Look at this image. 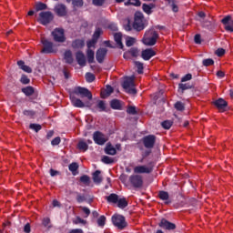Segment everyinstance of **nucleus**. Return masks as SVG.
Here are the masks:
<instances>
[{"label": "nucleus", "instance_id": "nucleus-1", "mask_svg": "<svg viewBox=\"0 0 233 233\" xmlns=\"http://www.w3.org/2000/svg\"><path fill=\"white\" fill-rule=\"evenodd\" d=\"M157 39H159V34L154 29H149L146 31L142 43H144L146 46H154V45L157 43Z\"/></svg>", "mask_w": 233, "mask_h": 233}, {"label": "nucleus", "instance_id": "nucleus-2", "mask_svg": "<svg viewBox=\"0 0 233 233\" xmlns=\"http://www.w3.org/2000/svg\"><path fill=\"white\" fill-rule=\"evenodd\" d=\"M133 28L137 32L145 30V15L142 12L137 11L134 15Z\"/></svg>", "mask_w": 233, "mask_h": 233}, {"label": "nucleus", "instance_id": "nucleus-3", "mask_svg": "<svg viewBox=\"0 0 233 233\" xmlns=\"http://www.w3.org/2000/svg\"><path fill=\"white\" fill-rule=\"evenodd\" d=\"M36 21L39 23V25L46 26L47 25H50L52 21H54V14L50 11H42L39 13Z\"/></svg>", "mask_w": 233, "mask_h": 233}, {"label": "nucleus", "instance_id": "nucleus-4", "mask_svg": "<svg viewBox=\"0 0 233 233\" xmlns=\"http://www.w3.org/2000/svg\"><path fill=\"white\" fill-rule=\"evenodd\" d=\"M134 76H127L122 84L123 88L127 94H131L135 96L137 94V90L136 89V84H134Z\"/></svg>", "mask_w": 233, "mask_h": 233}, {"label": "nucleus", "instance_id": "nucleus-5", "mask_svg": "<svg viewBox=\"0 0 233 233\" xmlns=\"http://www.w3.org/2000/svg\"><path fill=\"white\" fill-rule=\"evenodd\" d=\"M51 35L55 43H65L66 36L65 35V29L56 27L51 32Z\"/></svg>", "mask_w": 233, "mask_h": 233}, {"label": "nucleus", "instance_id": "nucleus-6", "mask_svg": "<svg viewBox=\"0 0 233 233\" xmlns=\"http://www.w3.org/2000/svg\"><path fill=\"white\" fill-rule=\"evenodd\" d=\"M43 48L41 49V54H54L56 52V47L54 42L49 41L48 39L43 37L41 39Z\"/></svg>", "mask_w": 233, "mask_h": 233}, {"label": "nucleus", "instance_id": "nucleus-7", "mask_svg": "<svg viewBox=\"0 0 233 233\" xmlns=\"http://www.w3.org/2000/svg\"><path fill=\"white\" fill-rule=\"evenodd\" d=\"M111 221L115 227H117L119 230H123V228H127V220L125 217L122 215H113Z\"/></svg>", "mask_w": 233, "mask_h": 233}, {"label": "nucleus", "instance_id": "nucleus-8", "mask_svg": "<svg viewBox=\"0 0 233 233\" xmlns=\"http://www.w3.org/2000/svg\"><path fill=\"white\" fill-rule=\"evenodd\" d=\"M128 181L133 188H143V176L133 174L129 177Z\"/></svg>", "mask_w": 233, "mask_h": 233}, {"label": "nucleus", "instance_id": "nucleus-9", "mask_svg": "<svg viewBox=\"0 0 233 233\" xmlns=\"http://www.w3.org/2000/svg\"><path fill=\"white\" fill-rule=\"evenodd\" d=\"M141 56V50L137 48V46L130 47L127 49L123 57L124 59H137Z\"/></svg>", "mask_w": 233, "mask_h": 233}, {"label": "nucleus", "instance_id": "nucleus-10", "mask_svg": "<svg viewBox=\"0 0 233 233\" xmlns=\"http://www.w3.org/2000/svg\"><path fill=\"white\" fill-rule=\"evenodd\" d=\"M73 93L80 97H87L89 101H92V92L86 87L76 86L74 88Z\"/></svg>", "mask_w": 233, "mask_h": 233}, {"label": "nucleus", "instance_id": "nucleus-11", "mask_svg": "<svg viewBox=\"0 0 233 233\" xmlns=\"http://www.w3.org/2000/svg\"><path fill=\"white\" fill-rule=\"evenodd\" d=\"M145 148H152L156 145V135H147L142 138Z\"/></svg>", "mask_w": 233, "mask_h": 233}, {"label": "nucleus", "instance_id": "nucleus-12", "mask_svg": "<svg viewBox=\"0 0 233 233\" xmlns=\"http://www.w3.org/2000/svg\"><path fill=\"white\" fill-rule=\"evenodd\" d=\"M54 12L58 17H65L68 14V11L66 10V5H65L64 4H58L55 5Z\"/></svg>", "mask_w": 233, "mask_h": 233}, {"label": "nucleus", "instance_id": "nucleus-13", "mask_svg": "<svg viewBox=\"0 0 233 233\" xmlns=\"http://www.w3.org/2000/svg\"><path fill=\"white\" fill-rule=\"evenodd\" d=\"M222 25H224V28L226 32H233V20L232 16L227 15L221 20Z\"/></svg>", "mask_w": 233, "mask_h": 233}, {"label": "nucleus", "instance_id": "nucleus-14", "mask_svg": "<svg viewBox=\"0 0 233 233\" xmlns=\"http://www.w3.org/2000/svg\"><path fill=\"white\" fill-rule=\"evenodd\" d=\"M158 227H160V228H164V230H176V224L167 220L166 218H162L160 220Z\"/></svg>", "mask_w": 233, "mask_h": 233}, {"label": "nucleus", "instance_id": "nucleus-15", "mask_svg": "<svg viewBox=\"0 0 233 233\" xmlns=\"http://www.w3.org/2000/svg\"><path fill=\"white\" fill-rule=\"evenodd\" d=\"M93 140L96 143V145L103 146L105 143H106V140L105 139V135L101 133V131H96L93 134Z\"/></svg>", "mask_w": 233, "mask_h": 233}, {"label": "nucleus", "instance_id": "nucleus-16", "mask_svg": "<svg viewBox=\"0 0 233 233\" xmlns=\"http://www.w3.org/2000/svg\"><path fill=\"white\" fill-rule=\"evenodd\" d=\"M153 170H154L153 167H148L147 166H137L134 167V173L136 175L151 174V172H153Z\"/></svg>", "mask_w": 233, "mask_h": 233}, {"label": "nucleus", "instance_id": "nucleus-17", "mask_svg": "<svg viewBox=\"0 0 233 233\" xmlns=\"http://www.w3.org/2000/svg\"><path fill=\"white\" fill-rule=\"evenodd\" d=\"M157 52L153 48H147L140 53L142 59H152L154 56H157Z\"/></svg>", "mask_w": 233, "mask_h": 233}, {"label": "nucleus", "instance_id": "nucleus-18", "mask_svg": "<svg viewBox=\"0 0 233 233\" xmlns=\"http://www.w3.org/2000/svg\"><path fill=\"white\" fill-rule=\"evenodd\" d=\"M215 106L218 108V110H220L221 112H225L227 110V107L228 106V103L223 99L218 98L214 102Z\"/></svg>", "mask_w": 233, "mask_h": 233}, {"label": "nucleus", "instance_id": "nucleus-19", "mask_svg": "<svg viewBox=\"0 0 233 233\" xmlns=\"http://www.w3.org/2000/svg\"><path fill=\"white\" fill-rule=\"evenodd\" d=\"M70 100L76 108H85V103L81 99L76 97L74 95H70Z\"/></svg>", "mask_w": 233, "mask_h": 233}, {"label": "nucleus", "instance_id": "nucleus-20", "mask_svg": "<svg viewBox=\"0 0 233 233\" xmlns=\"http://www.w3.org/2000/svg\"><path fill=\"white\" fill-rule=\"evenodd\" d=\"M71 46L75 50H81L85 48V39H75L72 42Z\"/></svg>", "mask_w": 233, "mask_h": 233}, {"label": "nucleus", "instance_id": "nucleus-21", "mask_svg": "<svg viewBox=\"0 0 233 233\" xmlns=\"http://www.w3.org/2000/svg\"><path fill=\"white\" fill-rule=\"evenodd\" d=\"M110 106L113 110H123V102L119 99H112L110 101Z\"/></svg>", "mask_w": 233, "mask_h": 233}, {"label": "nucleus", "instance_id": "nucleus-22", "mask_svg": "<svg viewBox=\"0 0 233 233\" xmlns=\"http://www.w3.org/2000/svg\"><path fill=\"white\" fill-rule=\"evenodd\" d=\"M93 181L96 185H101L103 183V177L100 170H96L93 174Z\"/></svg>", "mask_w": 233, "mask_h": 233}, {"label": "nucleus", "instance_id": "nucleus-23", "mask_svg": "<svg viewBox=\"0 0 233 233\" xmlns=\"http://www.w3.org/2000/svg\"><path fill=\"white\" fill-rule=\"evenodd\" d=\"M108 49H106V47H100L96 51V59H105V57H106Z\"/></svg>", "mask_w": 233, "mask_h": 233}, {"label": "nucleus", "instance_id": "nucleus-24", "mask_svg": "<svg viewBox=\"0 0 233 233\" xmlns=\"http://www.w3.org/2000/svg\"><path fill=\"white\" fill-rule=\"evenodd\" d=\"M105 153L108 156H116L117 154V150L114 146H112V144L108 143L105 147Z\"/></svg>", "mask_w": 233, "mask_h": 233}, {"label": "nucleus", "instance_id": "nucleus-25", "mask_svg": "<svg viewBox=\"0 0 233 233\" xmlns=\"http://www.w3.org/2000/svg\"><path fill=\"white\" fill-rule=\"evenodd\" d=\"M202 26L210 32H213L214 28H216V24L213 21L205 20L202 22Z\"/></svg>", "mask_w": 233, "mask_h": 233}, {"label": "nucleus", "instance_id": "nucleus-26", "mask_svg": "<svg viewBox=\"0 0 233 233\" xmlns=\"http://www.w3.org/2000/svg\"><path fill=\"white\" fill-rule=\"evenodd\" d=\"M114 93V87L112 86H106V89L101 92V97L106 99V97H109Z\"/></svg>", "mask_w": 233, "mask_h": 233}, {"label": "nucleus", "instance_id": "nucleus-27", "mask_svg": "<svg viewBox=\"0 0 233 233\" xmlns=\"http://www.w3.org/2000/svg\"><path fill=\"white\" fill-rule=\"evenodd\" d=\"M153 8H156V5L155 4H149V5L148 4H143L142 5V10L147 15H150V14H152V9Z\"/></svg>", "mask_w": 233, "mask_h": 233}, {"label": "nucleus", "instance_id": "nucleus-28", "mask_svg": "<svg viewBox=\"0 0 233 233\" xmlns=\"http://www.w3.org/2000/svg\"><path fill=\"white\" fill-rule=\"evenodd\" d=\"M158 198L162 201H166L165 202L166 205H169V203H171V201L168 200L170 196L168 195V192H167V191H159L158 192Z\"/></svg>", "mask_w": 233, "mask_h": 233}, {"label": "nucleus", "instance_id": "nucleus-29", "mask_svg": "<svg viewBox=\"0 0 233 233\" xmlns=\"http://www.w3.org/2000/svg\"><path fill=\"white\" fill-rule=\"evenodd\" d=\"M17 65L21 70L24 72H26L27 74H32V67L25 65V61L20 60L17 62Z\"/></svg>", "mask_w": 233, "mask_h": 233}, {"label": "nucleus", "instance_id": "nucleus-30", "mask_svg": "<svg viewBox=\"0 0 233 233\" xmlns=\"http://www.w3.org/2000/svg\"><path fill=\"white\" fill-rule=\"evenodd\" d=\"M87 63L90 65V68L93 72H101V66L96 64V60L87 59Z\"/></svg>", "mask_w": 233, "mask_h": 233}, {"label": "nucleus", "instance_id": "nucleus-31", "mask_svg": "<svg viewBox=\"0 0 233 233\" xmlns=\"http://www.w3.org/2000/svg\"><path fill=\"white\" fill-rule=\"evenodd\" d=\"M48 5L43 2H36L35 5V12H43V10H47Z\"/></svg>", "mask_w": 233, "mask_h": 233}, {"label": "nucleus", "instance_id": "nucleus-32", "mask_svg": "<svg viewBox=\"0 0 233 233\" xmlns=\"http://www.w3.org/2000/svg\"><path fill=\"white\" fill-rule=\"evenodd\" d=\"M107 203H117L118 199H119V196H117V194L116 193H112L110 194L108 197H106Z\"/></svg>", "mask_w": 233, "mask_h": 233}, {"label": "nucleus", "instance_id": "nucleus-33", "mask_svg": "<svg viewBox=\"0 0 233 233\" xmlns=\"http://www.w3.org/2000/svg\"><path fill=\"white\" fill-rule=\"evenodd\" d=\"M115 41L116 45H118L119 48H123V35H121V33H116L114 35Z\"/></svg>", "mask_w": 233, "mask_h": 233}, {"label": "nucleus", "instance_id": "nucleus-34", "mask_svg": "<svg viewBox=\"0 0 233 233\" xmlns=\"http://www.w3.org/2000/svg\"><path fill=\"white\" fill-rule=\"evenodd\" d=\"M116 203L118 208H127L128 207V201H127V198H118Z\"/></svg>", "mask_w": 233, "mask_h": 233}, {"label": "nucleus", "instance_id": "nucleus-35", "mask_svg": "<svg viewBox=\"0 0 233 233\" xmlns=\"http://www.w3.org/2000/svg\"><path fill=\"white\" fill-rule=\"evenodd\" d=\"M135 68H137V74H143V70H145V66H143V63L139 61H134Z\"/></svg>", "mask_w": 233, "mask_h": 233}, {"label": "nucleus", "instance_id": "nucleus-36", "mask_svg": "<svg viewBox=\"0 0 233 233\" xmlns=\"http://www.w3.org/2000/svg\"><path fill=\"white\" fill-rule=\"evenodd\" d=\"M102 34H103V28L96 27V30H95V32L93 34V37L92 38L96 40V41H98L99 37H101Z\"/></svg>", "mask_w": 233, "mask_h": 233}, {"label": "nucleus", "instance_id": "nucleus-37", "mask_svg": "<svg viewBox=\"0 0 233 233\" xmlns=\"http://www.w3.org/2000/svg\"><path fill=\"white\" fill-rule=\"evenodd\" d=\"M191 88H194V86L190 85V84H183L180 83L178 84V89L181 90L182 94L183 92H185V90H190Z\"/></svg>", "mask_w": 233, "mask_h": 233}, {"label": "nucleus", "instance_id": "nucleus-38", "mask_svg": "<svg viewBox=\"0 0 233 233\" xmlns=\"http://www.w3.org/2000/svg\"><path fill=\"white\" fill-rule=\"evenodd\" d=\"M22 92H23V94H25V96H26L28 97L30 96H33L35 90L32 86H29L22 88Z\"/></svg>", "mask_w": 233, "mask_h": 233}, {"label": "nucleus", "instance_id": "nucleus-39", "mask_svg": "<svg viewBox=\"0 0 233 233\" xmlns=\"http://www.w3.org/2000/svg\"><path fill=\"white\" fill-rule=\"evenodd\" d=\"M96 108H98L99 112H106V104H105V101L103 100H98Z\"/></svg>", "mask_w": 233, "mask_h": 233}, {"label": "nucleus", "instance_id": "nucleus-40", "mask_svg": "<svg viewBox=\"0 0 233 233\" xmlns=\"http://www.w3.org/2000/svg\"><path fill=\"white\" fill-rule=\"evenodd\" d=\"M172 125H174V122H172V120H165L161 123V127L165 130H170V128H172Z\"/></svg>", "mask_w": 233, "mask_h": 233}, {"label": "nucleus", "instance_id": "nucleus-41", "mask_svg": "<svg viewBox=\"0 0 233 233\" xmlns=\"http://www.w3.org/2000/svg\"><path fill=\"white\" fill-rule=\"evenodd\" d=\"M78 150H83L84 152H86L88 150V144L83 140H80L77 144Z\"/></svg>", "mask_w": 233, "mask_h": 233}, {"label": "nucleus", "instance_id": "nucleus-42", "mask_svg": "<svg viewBox=\"0 0 233 233\" xmlns=\"http://www.w3.org/2000/svg\"><path fill=\"white\" fill-rule=\"evenodd\" d=\"M167 5L169 6H171V9H172L173 12H175V13L179 12V7L177 6V5H176L175 0H167Z\"/></svg>", "mask_w": 233, "mask_h": 233}, {"label": "nucleus", "instance_id": "nucleus-43", "mask_svg": "<svg viewBox=\"0 0 233 233\" xmlns=\"http://www.w3.org/2000/svg\"><path fill=\"white\" fill-rule=\"evenodd\" d=\"M24 116H25L26 117H29V119H34L35 117V111L34 110H24L23 111Z\"/></svg>", "mask_w": 233, "mask_h": 233}, {"label": "nucleus", "instance_id": "nucleus-44", "mask_svg": "<svg viewBox=\"0 0 233 233\" xmlns=\"http://www.w3.org/2000/svg\"><path fill=\"white\" fill-rule=\"evenodd\" d=\"M86 83H94L96 81V75L90 72L86 73Z\"/></svg>", "mask_w": 233, "mask_h": 233}, {"label": "nucleus", "instance_id": "nucleus-45", "mask_svg": "<svg viewBox=\"0 0 233 233\" xmlns=\"http://www.w3.org/2000/svg\"><path fill=\"white\" fill-rule=\"evenodd\" d=\"M70 172H72V174H74L75 172H77L78 168H79V164H77L76 162H73L69 165L68 167Z\"/></svg>", "mask_w": 233, "mask_h": 233}, {"label": "nucleus", "instance_id": "nucleus-46", "mask_svg": "<svg viewBox=\"0 0 233 233\" xmlns=\"http://www.w3.org/2000/svg\"><path fill=\"white\" fill-rule=\"evenodd\" d=\"M96 223L98 227H105V225L106 224V217H105V215L100 216Z\"/></svg>", "mask_w": 233, "mask_h": 233}, {"label": "nucleus", "instance_id": "nucleus-47", "mask_svg": "<svg viewBox=\"0 0 233 233\" xmlns=\"http://www.w3.org/2000/svg\"><path fill=\"white\" fill-rule=\"evenodd\" d=\"M174 107L176 108V110H178V112H183V110H185V104L177 101V103H175Z\"/></svg>", "mask_w": 233, "mask_h": 233}, {"label": "nucleus", "instance_id": "nucleus-48", "mask_svg": "<svg viewBox=\"0 0 233 233\" xmlns=\"http://www.w3.org/2000/svg\"><path fill=\"white\" fill-rule=\"evenodd\" d=\"M72 5L75 8H81L85 5V2L83 0H73Z\"/></svg>", "mask_w": 233, "mask_h": 233}, {"label": "nucleus", "instance_id": "nucleus-49", "mask_svg": "<svg viewBox=\"0 0 233 233\" xmlns=\"http://www.w3.org/2000/svg\"><path fill=\"white\" fill-rule=\"evenodd\" d=\"M29 128L31 130H35L37 133L43 128V127L40 124H30Z\"/></svg>", "mask_w": 233, "mask_h": 233}, {"label": "nucleus", "instance_id": "nucleus-50", "mask_svg": "<svg viewBox=\"0 0 233 233\" xmlns=\"http://www.w3.org/2000/svg\"><path fill=\"white\" fill-rule=\"evenodd\" d=\"M81 183H84V185H90V177L88 175H84L80 177Z\"/></svg>", "mask_w": 233, "mask_h": 233}, {"label": "nucleus", "instance_id": "nucleus-51", "mask_svg": "<svg viewBox=\"0 0 233 233\" xmlns=\"http://www.w3.org/2000/svg\"><path fill=\"white\" fill-rule=\"evenodd\" d=\"M102 161L105 163V165H112V163H114V158L108 156H104L102 157Z\"/></svg>", "mask_w": 233, "mask_h": 233}, {"label": "nucleus", "instance_id": "nucleus-52", "mask_svg": "<svg viewBox=\"0 0 233 233\" xmlns=\"http://www.w3.org/2000/svg\"><path fill=\"white\" fill-rule=\"evenodd\" d=\"M127 112L130 114L131 116H137V110L136 109V106H129L127 109Z\"/></svg>", "mask_w": 233, "mask_h": 233}, {"label": "nucleus", "instance_id": "nucleus-53", "mask_svg": "<svg viewBox=\"0 0 233 233\" xmlns=\"http://www.w3.org/2000/svg\"><path fill=\"white\" fill-rule=\"evenodd\" d=\"M20 82L22 85H29L30 84V78L26 75H22L20 78Z\"/></svg>", "mask_w": 233, "mask_h": 233}, {"label": "nucleus", "instance_id": "nucleus-54", "mask_svg": "<svg viewBox=\"0 0 233 233\" xmlns=\"http://www.w3.org/2000/svg\"><path fill=\"white\" fill-rule=\"evenodd\" d=\"M125 5H132L133 6H139L141 5V0H128Z\"/></svg>", "mask_w": 233, "mask_h": 233}, {"label": "nucleus", "instance_id": "nucleus-55", "mask_svg": "<svg viewBox=\"0 0 233 233\" xmlns=\"http://www.w3.org/2000/svg\"><path fill=\"white\" fill-rule=\"evenodd\" d=\"M74 225H85L86 223V220L81 218L80 217H76L75 220H73Z\"/></svg>", "mask_w": 233, "mask_h": 233}, {"label": "nucleus", "instance_id": "nucleus-56", "mask_svg": "<svg viewBox=\"0 0 233 233\" xmlns=\"http://www.w3.org/2000/svg\"><path fill=\"white\" fill-rule=\"evenodd\" d=\"M136 44V38L134 37H129L127 41H126V46H134V45Z\"/></svg>", "mask_w": 233, "mask_h": 233}, {"label": "nucleus", "instance_id": "nucleus-57", "mask_svg": "<svg viewBox=\"0 0 233 233\" xmlns=\"http://www.w3.org/2000/svg\"><path fill=\"white\" fill-rule=\"evenodd\" d=\"M132 28H134V26L130 22V19H127V23L124 25V29L126 30V32H131Z\"/></svg>", "mask_w": 233, "mask_h": 233}, {"label": "nucleus", "instance_id": "nucleus-58", "mask_svg": "<svg viewBox=\"0 0 233 233\" xmlns=\"http://www.w3.org/2000/svg\"><path fill=\"white\" fill-rule=\"evenodd\" d=\"M202 65L204 66H212V65H214V60L213 59H204L202 62Z\"/></svg>", "mask_w": 233, "mask_h": 233}, {"label": "nucleus", "instance_id": "nucleus-59", "mask_svg": "<svg viewBox=\"0 0 233 233\" xmlns=\"http://www.w3.org/2000/svg\"><path fill=\"white\" fill-rule=\"evenodd\" d=\"M191 79H192V74L188 73L181 78V83H187V81H190Z\"/></svg>", "mask_w": 233, "mask_h": 233}, {"label": "nucleus", "instance_id": "nucleus-60", "mask_svg": "<svg viewBox=\"0 0 233 233\" xmlns=\"http://www.w3.org/2000/svg\"><path fill=\"white\" fill-rule=\"evenodd\" d=\"M107 28H109V30H112V32H117V30H118L117 24H116V23H110L108 25Z\"/></svg>", "mask_w": 233, "mask_h": 233}, {"label": "nucleus", "instance_id": "nucleus-61", "mask_svg": "<svg viewBox=\"0 0 233 233\" xmlns=\"http://www.w3.org/2000/svg\"><path fill=\"white\" fill-rule=\"evenodd\" d=\"M215 54L218 56V57H223V56H225V49L218 48L216 50Z\"/></svg>", "mask_w": 233, "mask_h": 233}, {"label": "nucleus", "instance_id": "nucleus-62", "mask_svg": "<svg viewBox=\"0 0 233 233\" xmlns=\"http://www.w3.org/2000/svg\"><path fill=\"white\" fill-rule=\"evenodd\" d=\"M87 59H94L95 58V53L92 49H87L86 51Z\"/></svg>", "mask_w": 233, "mask_h": 233}, {"label": "nucleus", "instance_id": "nucleus-63", "mask_svg": "<svg viewBox=\"0 0 233 233\" xmlns=\"http://www.w3.org/2000/svg\"><path fill=\"white\" fill-rule=\"evenodd\" d=\"M76 59H86V57L82 51H78L76 53Z\"/></svg>", "mask_w": 233, "mask_h": 233}, {"label": "nucleus", "instance_id": "nucleus-64", "mask_svg": "<svg viewBox=\"0 0 233 233\" xmlns=\"http://www.w3.org/2000/svg\"><path fill=\"white\" fill-rule=\"evenodd\" d=\"M64 59H72V51L71 50H66L64 54Z\"/></svg>", "mask_w": 233, "mask_h": 233}]
</instances>
